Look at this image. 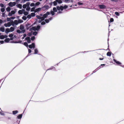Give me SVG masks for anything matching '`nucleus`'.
Segmentation results:
<instances>
[{"mask_svg": "<svg viewBox=\"0 0 124 124\" xmlns=\"http://www.w3.org/2000/svg\"><path fill=\"white\" fill-rule=\"evenodd\" d=\"M100 3L101 4H98L97 5L98 7L100 9H102L107 8L106 6L103 4V3L100 2Z\"/></svg>", "mask_w": 124, "mask_h": 124, "instance_id": "f257e3e1", "label": "nucleus"}, {"mask_svg": "<svg viewBox=\"0 0 124 124\" xmlns=\"http://www.w3.org/2000/svg\"><path fill=\"white\" fill-rule=\"evenodd\" d=\"M50 8L51 7H50L49 5H47L46 4L45 5L42 7V10L44 11L47 10Z\"/></svg>", "mask_w": 124, "mask_h": 124, "instance_id": "f03ea898", "label": "nucleus"}, {"mask_svg": "<svg viewBox=\"0 0 124 124\" xmlns=\"http://www.w3.org/2000/svg\"><path fill=\"white\" fill-rule=\"evenodd\" d=\"M16 5V3L15 2H10L8 4V5L10 7H13L15 6Z\"/></svg>", "mask_w": 124, "mask_h": 124, "instance_id": "7ed1b4c3", "label": "nucleus"}, {"mask_svg": "<svg viewBox=\"0 0 124 124\" xmlns=\"http://www.w3.org/2000/svg\"><path fill=\"white\" fill-rule=\"evenodd\" d=\"M29 48L30 49L33 48L34 49L35 48L36 45L35 43H32L31 44L29 45L28 46Z\"/></svg>", "mask_w": 124, "mask_h": 124, "instance_id": "20e7f679", "label": "nucleus"}, {"mask_svg": "<svg viewBox=\"0 0 124 124\" xmlns=\"http://www.w3.org/2000/svg\"><path fill=\"white\" fill-rule=\"evenodd\" d=\"M24 111H23L22 113L18 115V116H17L16 119H17L20 120L22 117L23 114L24 113Z\"/></svg>", "mask_w": 124, "mask_h": 124, "instance_id": "39448f33", "label": "nucleus"}, {"mask_svg": "<svg viewBox=\"0 0 124 124\" xmlns=\"http://www.w3.org/2000/svg\"><path fill=\"white\" fill-rule=\"evenodd\" d=\"M19 29L21 31H23V32H24V33L25 31V30L24 29V26L22 24L20 25Z\"/></svg>", "mask_w": 124, "mask_h": 124, "instance_id": "423d86ee", "label": "nucleus"}, {"mask_svg": "<svg viewBox=\"0 0 124 124\" xmlns=\"http://www.w3.org/2000/svg\"><path fill=\"white\" fill-rule=\"evenodd\" d=\"M30 2H28L26 3L25 4H24L23 6V8L24 9L26 8L28 6L30 5Z\"/></svg>", "mask_w": 124, "mask_h": 124, "instance_id": "0eeeda50", "label": "nucleus"}, {"mask_svg": "<svg viewBox=\"0 0 124 124\" xmlns=\"http://www.w3.org/2000/svg\"><path fill=\"white\" fill-rule=\"evenodd\" d=\"M113 61L114 62L117 64V65L120 66L122 64V63L120 62L117 61L116 59H113Z\"/></svg>", "mask_w": 124, "mask_h": 124, "instance_id": "6e6552de", "label": "nucleus"}, {"mask_svg": "<svg viewBox=\"0 0 124 124\" xmlns=\"http://www.w3.org/2000/svg\"><path fill=\"white\" fill-rule=\"evenodd\" d=\"M60 6H56V7L57 11H59L61 10L62 11H63L62 8V5H60Z\"/></svg>", "mask_w": 124, "mask_h": 124, "instance_id": "1a4fd4ad", "label": "nucleus"}, {"mask_svg": "<svg viewBox=\"0 0 124 124\" xmlns=\"http://www.w3.org/2000/svg\"><path fill=\"white\" fill-rule=\"evenodd\" d=\"M64 0V2L66 3H69L70 2L72 3L74 2L73 0Z\"/></svg>", "mask_w": 124, "mask_h": 124, "instance_id": "9d476101", "label": "nucleus"}, {"mask_svg": "<svg viewBox=\"0 0 124 124\" xmlns=\"http://www.w3.org/2000/svg\"><path fill=\"white\" fill-rule=\"evenodd\" d=\"M41 9H42V7H39L37 8H36L35 9V12H39Z\"/></svg>", "mask_w": 124, "mask_h": 124, "instance_id": "9b49d317", "label": "nucleus"}, {"mask_svg": "<svg viewBox=\"0 0 124 124\" xmlns=\"http://www.w3.org/2000/svg\"><path fill=\"white\" fill-rule=\"evenodd\" d=\"M4 26L6 27H9L11 26V24L9 22H8L7 23H5L4 24Z\"/></svg>", "mask_w": 124, "mask_h": 124, "instance_id": "f8f14e48", "label": "nucleus"}, {"mask_svg": "<svg viewBox=\"0 0 124 124\" xmlns=\"http://www.w3.org/2000/svg\"><path fill=\"white\" fill-rule=\"evenodd\" d=\"M0 30L1 31L4 32L5 31V28L3 26H1L0 27Z\"/></svg>", "mask_w": 124, "mask_h": 124, "instance_id": "ddd939ff", "label": "nucleus"}, {"mask_svg": "<svg viewBox=\"0 0 124 124\" xmlns=\"http://www.w3.org/2000/svg\"><path fill=\"white\" fill-rule=\"evenodd\" d=\"M37 31H39L40 29H41V26L40 24H38L37 25Z\"/></svg>", "mask_w": 124, "mask_h": 124, "instance_id": "4468645a", "label": "nucleus"}, {"mask_svg": "<svg viewBox=\"0 0 124 124\" xmlns=\"http://www.w3.org/2000/svg\"><path fill=\"white\" fill-rule=\"evenodd\" d=\"M62 10L63 11L64 9H65L68 8V5H64L63 6H62Z\"/></svg>", "mask_w": 124, "mask_h": 124, "instance_id": "2eb2a0df", "label": "nucleus"}, {"mask_svg": "<svg viewBox=\"0 0 124 124\" xmlns=\"http://www.w3.org/2000/svg\"><path fill=\"white\" fill-rule=\"evenodd\" d=\"M105 64H101L99 67L96 68V69H97V70H98L101 68L103 67L104 66H105Z\"/></svg>", "mask_w": 124, "mask_h": 124, "instance_id": "dca6fc26", "label": "nucleus"}, {"mask_svg": "<svg viewBox=\"0 0 124 124\" xmlns=\"http://www.w3.org/2000/svg\"><path fill=\"white\" fill-rule=\"evenodd\" d=\"M34 53L33 54H38V53H39L38 50L37 48L34 49Z\"/></svg>", "mask_w": 124, "mask_h": 124, "instance_id": "f3484780", "label": "nucleus"}, {"mask_svg": "<svg viewBox=\"0 0 124 124\" xmlns=\"http://www.w3.org/2000/svg\"><path fill=\"white\" fill-rule=\"evenodd\" d=\"M17 8H19L20 9H21L22 8V5L21 4H18L16 5Z\"/></svg>", "mask_w": 124, "mask_h": 124, "instance_id": "a211bd4d", "label": "nucleus"}, {"mask_svg": "<svg viewBox=\"0 0 124 124\" xmlns=\"http://www.w3.org/2000/svg\"><path fill=\"white\" fill-rule=\"evenodd\" d=\"M10 39L8 38H7L5 39L4 40V42H5L6 43H8L9 42V41L10 40Z\"/></svg>", "mask_w": 124, "mask_h": 124, "instance_id": "6ab92c4d", "label": "nucleus"}, {"mask_svg": "<svg viewBox=\"0 0 124 124\" xmlns=\"http://www.w3.org/2000/svg\"><path fill=\"white\" fill-rule=\"evenodd\" d=\"M5 32L7 34H8V33L11 32L9 28H6L5 31Z\"/></svg>", "mask_w": 124, "mask_h": 124, "instance_id": "aec40b11", "label": "nucleus"}, {"mask_svg": "<svg viewBox=\"0 0 124 124\" xmlns=\"http://www.w3.org/2000/svg\"><path fill=\"white\" fill-rule=\"evenodd\" d=\"M19 112L17 110H14L12 111V114L13 115H16Z\"/></svg>", "mask_w": 124, "mask_h": 124, "instance_id": "412c9836", "label": "nucleus"}, {"mask_svg": "<svg viewBox=\"0 0 124 124\" xmlns=\"http://www.w3.org/2000/svg\"><path fill=\"white\" fill-rule=\"evenodd\" d=\"M16 32L19 33V34L23 33H24V32H23V31H20V30L18 29L16 30Z\"/></svg>", "mask_w": 124, "mask_h": 124, "instance_id": "4be33fe9", "label": "nucleus"}, {"mask_svg": "<svg viewBox=\"0 0 124 124\" xmlns=\"http://www.w3.org/2000/svg\"><path fill=\"white\" fill-rule=\"evenodd\" d=\"M40 4V3L39 2H36L35 3V7H36V8H37V6H39Z\"/></svg>", "mask_w": 124, "mask_h": 124, "instance_id": "5701e85b", "label": "nucleus"}, {"mask_svg": "<svg viewBox=\"0 0 124 124\" xmlns=\"http://www.w3.org/2000/svg\"><path fill=\"white\" fill-rule=\"evenodd\" d=\"M17 9H15L14 10H11V12L12 14H13V15H14L17 12Z\"/></svg>", "mask_w": 124, "mask_h": 124, "instance_id": "b1692460", "label": "nucleus"}, {"mask_svg": "<svg viewBox=\"0 0 124 124\" xmlns=\"http://www.w3.org/2000/svg\"><path fill=\"white\" fill-rule=\"evenodd\" d=\"M111 54H112V53L111 52L108 51L107 53V55L108 56L110 57L111 55Z\"/></svg>", "mask_w": 124, "mask_h": 124, "instance_id": "393cba45", "label": "nucleus"}, {"mask_svg": "<svg viewBox=\"0 0 124 124\" xmlns=\"http://www.w3.org/2000/svg\"><path fill=\"white\" fill-rule=\"evenodd\" d=\"M14 33L13 32L12 33L9 34V35H8V37L12 39H13V36H14Z\"/></svg>", "mask_w": 124, "mask_h": 124, "instance_id": "a878e982", "label": "nucleus"}, {"mask_svg": "<svg viewBox=\"0 0 124 124\" xmlns=\"http://www.w3.org/2000/svg\"><path fill=\"white\" fill-rule=\"evenodd\" d=\"M38 33V31H33L32 32V34L34 36H36Z\"/></svg>", "mask_w": 124, "mask_h": 124, "instance_id": "bb28decb", "label": "nucleus"}, {"mask_svg": "<svg viewBox=\"0 0 124 124\" xmlns=\"http://www.w3.org/2000/svg\"><path fill=\"white\" fill-rule=\"evenodd\" d=\"M10 30L11 32H12L13 31L15 30V28L13 27H10L9 29Z\"/></svg>", "mask_w": 124, "mask_h": 124, "instance_id": "cd10ccee", "label": "nucleus"}, {"mask_svg": "<svg viewBox=\"0 0 124 124\" xmlns=\"http://www.w3.org/2000/svg\"><path fill=\"white\" fill-rule=\"evenodd\" d=\"M31 8V7L30 6V5H29L26 8V10L27 11L29 12Z\"/></svg>", "mask_w": 124, "mask_h": 124, "instance_id": "c85d7f7f", "label": "nucleus"}, {"mask_svg": "<svg viewBox=\"0 0 124 124\" xmlns=\"http://www.w3.org/2000/svg\"><path fill=\"white\" fill-rule=\"evenodd\" d=\"M50 13H51V15L52 16H54L55 14V12L53 11L52 9H51L50 10Z\"/></svg>", "mask_w": 124, "mask_h": 124, "instance_id": "c756f323", "label": "nucleus"}, {"mask_svg": "<svg viewBox=\"0 0 124 124\" xmlns=\"http://www.w3.org/2000/svg\"><path fill=\"white\" fill-rule=\"evenodd\" d=\"M77 4L79 6L83 5L84 4V3H82V1H80L78 2Z\"/></svg>", "mask_w": 124, "mask_h": 124, "instance_id": "7c9ffc66", "label": "nucleus"}, {"mask_svg": "<svg viewBox=\"0 0 124 124\" xmlns=\"http://www.w3.org/2000/svg\"><path fill=\"white\" fill-rule=\"evenodd\" d=\"M6 8V6H5L4 7V8H1L0 9V10L3 13V12L5 11Z\"/></svg>", "mask_w": 124, "mask_h": 124, "instance_id": "2f4dec72", "label": "nucleus"}, {"mask_svg": "<svg viewBox=\"0 0 124 124\" xmlns=\"http://www.w3.org/2000/svg\"><path fill=\"white\" fill-rule=\"evenodd\" d=\"M14 22L16 25H17L19 24L18 20H15Z\"/></svg>", "mask_w": 124, "mask_h": 124, "instance_id": "473e14b6", "label": "nucleus"}, {"mask_svg": "<svg viewBox=\"0 0 124 124\" xmlns=\"http://www.w3.org/2000/svg\"><path fill=\"white\" fill-rule=\"evenodd\" d=\"M11 9V8L10 7H8L6 8V10L7 12H10Z\"/></svg>", "mask_w": 124, "mask_h": 124, "instance_id": "72a5a7b5", "label": "nucleus"}, {"mask_svg": "<svg viewBox=\"0 0 124 124\" xmlns=\"http://www.w3.org/2000/svg\"><path fill=\"white\" fill-rule=\"evenodd\" d=\"M52 69H53L54 70H55V67H54V66H51V67L48 69L47 70H51Z\"/></svg>", "mask_w": 124, "mask_h": 124, "instance_id": "f704fd0d", "label": "nucleus"}, {"mask_svg": "<svg viewBox=\"0 0 124 124\" xmlns=\"http://www.w3.org/2000/svg\"><path fill=\"white\" fill-rule=\"evenodd\" d=\"M36 8V7H33L32 8H31V12H35V8Z\"/></svg>", "mask_w": 124, "mask_h": 124, "instance_id": "c9c22d12", "label": "nucleus"}, {"mask_svg": "<svg viewBox=\"0 0 124 124\" xmlns=\"http://www.w3.org/2000/svg\"><path fill=\"white\" fill-rule=\"evenodd\" d=\"M53 11H54L55 12H57V9L56 7V8L55 7H54L53 8Z\"/></svg>", "mask_w": 124, "mask_h": 124, "instance_id": "e433bc0d", "label": "nucleus"}, {"mask_svg": "<svg viewBox=\"0 0 124 124\" xmlns=\"http://www.w3.org/2000/svg\"><path fill=\"white\" fill-rule=\"evenodd\" d=\"M18 14L19 15H22L23 14V13L22 11V10H19L18 11Z\"/></svg>", "mask_w": 124, "mask_h": 124, "instance_id": "4c0bfd02", "label": "nucleus"}, {"mask_svg": "<svg viewBox=\"0 0 124 124\" xmlns=\"http://www.w3.org/2000/svg\"><path fill=\"white\" fill-rule=\"evenodd\" d=\"M114 19L113 18H110L109 21H108L109 23H111L114 21Z\"/></svg>", "mask_w": 124, "mask_h": 124, "instance_id": "58836bf2", "label": "nucleus"}, {"mask_svg": "<svg viewBox=\"0 0 124 124\" xmlns=\"http://www.w3.org/2000/svg\"><path fill=\"white\" fill-rule=\"evenodd\" d=\"M23 14L25 16H27L29 14V12L27 11H25Z\"/></svg>", "mask_w": 124, "mask_h": 124, "instance_id": "ea45409f", "label": "nucleus"}, {"mask_svg": "<svg viewBox=\"0 0 124 124\" xmlns=\"http://www.w3.org/2000/svg\"><path fill=\"white\" fill-rule=\"evenodd\" d=\"M32 30L34 31H37V27L36 26H34L33 27H32Z\"/></svg>", "mask_w": 124, "mask_h": 124, "instance_id": "a19ab883", "label": "nucleus"}, {"mask_svg": "<svg viewBox=\"0 0 124 124\" xmlns=\"http://www.w3.org/2000/svg\"><path fill=\"white\" fill-rule=\"evenodd\" d=\"M28 43H27V42H24L23 43V44L26 47H28Z\"/></svg>", "mask_w": 124, "mask_h": 124, "instance_id": "79ce46f5", "label": "nucleus"}, {"mask_svg": "<svg viewBox=\"0 0 124 124\" xmlns=\"http://www.w3.org/2000/svg\"><path fill=\"white\" fill-rule=\"evenodd\" d=\"M22 19L23 20L25 21L27 19V17L25 16H23L22 18Z\"/></svg>", "mask_w": 124, "mask_h": 124, "instance_id": "37998d69", "label": "nucleus"}, {"mask_svg": "<svg viewBox=\"0 0 124 124\" xmlns=\"http://www.w3.org/2000/svg\"><path fill=\"white\" fill-rule=\"evenodd\" d=\"M53 2V5L54 6H56L57 5V2L56 1H54Z\"/></svg>", "mask_w": 124, "mask_h": 124, "instance_id": "c03bdc74", "label": "nucleus"}, {"mask_svg": "<svg viewBox=\"0 0 124 124\" xmlns=\"http://www.w3.org/2000/svg\"><path fill=\"white\" fill-rule=\"evenodd\" d=\"M62 13V11L61 10L59 11L55 15H58V14H60Z\"/></svg>", "mask_w": 124, "mask_h": 124, "instance_id": "a18cd8bd", "label": "nucleus"}, {"mask_svg": "<svg viewBox=\"0 0 124 124\" xmlns=\"http://www.w3.org/2000/svg\"><path fill=\"white\" fill-rule=\"evenodd\" d=\"M35 12H32L31 13V17H34L35 16Z\"/></svg>", "mask_w": 124, "mask_h": 124, "instance_id": "49530a36", "label": "nucleus"}, {"mask_svg": "<svg viewBox=\"0 0 124 124\" xmlns=\"http://www.w3.org/2000/svg\"><path fill=\"white\" fill-rule=\"evenodd\" d=\"M121 12H115V14L117 16H118L120 15V13Z\"/></svg>", "mask_w": 124, "mask_h": 124, "instance_id": "de8ad7c7", "label": "nucleus"}, {"mask_svg": "<svg viewBox=\"0 0 124 124\" xmlns=\"http://www.w3.org/2000/svg\"><path fill=\"white\" fill-rule=\"evenodd\" d=\"M35 3H32L30 4V5L31 7H35Z\"/></svg>", "mask_w": 124, "mask_h": 124, "instance_id": "09e8293b", "label": "nucleus"}, {"mask_svg": "<svg viewBox=\"0 0 124 124\" xmlns=\"http://www.w3.org/2000/svg\"><path fill=\"white\" fill-rule=\"evenodd\" d=\"M18 22L19 23H23V21L21 19H19V20H18Z\"/></svg>", "mask_w": 124, "mask_h": 124, "instance_id": "8fccbe9b", "label": "nucleus"}, {"mask_svg": "<svg viewBox=\"0 0 124 124\" xmlns=\"http://www.w3.org/2000/svg\"><path fill=\"white\" fill-rule=\"evenodd\" d=\"M30 39L31 40L33 41L35 39V37L34 36H33L31 37Z\"/></svg>", "mask_w": 124, "mask_h": 124, "instance_id": "3c124183", "label": "nucleus"}, {"mask_svg": "<svg viewBox=\"0 0 124 124\" xmlns=\"http://www.w3.org/2000/svg\"><path fill=\"white\" fill-rule=\"evenodd\" d=\"M63 1L64 2V0H59V1L57 2V3L59 4H61L62 3Z\"/></svg>", "mask_w": 124, "mask_h": 124, "instance_id": "603ef678", "label": "nucleus"}, {"mask_svg": "<svg viewBox=\"0 0 124 124\" xmlns=\"http://www.w3.org/2000/svg\"><path fill=\"white\" fill-rule=\"evenodd\" d=\"M27 18L29 19H31V14H28V15L27 16Z\"/></svg>", "mask_w": 124, "mask_h": 124, "instance_id": "864d4df0", "label": "nucleus"}, {"mask_svg": "<svg viewBox=\"0 0 124 124\" xmlns=\"http://www.w3.org/2000/svg\"><path fill=\"white\" fill-rule=\"evenodd\" d=\"M45 21L46 23H48L50 22V20H49L48 19H45Z\"/></svg>", "mask_w": 124, "mask_h": 124, "instance_id": "5fc2aeb1", "label": "nucleus"}, {"mask_svg": "<svg viewBox=\"0 0 124 124\" xmlns=\"http://www.w3.org/2000/svg\"><path fill=\"white\" fill-rule=\"evenodd\" d=\"M30 39V37L27 36L25 38V40H27Z\"/></svg>", "mask_w": 124, "mask_h": 124, "instance_id": "6e6d98bb", "label": "nucleus"}, {"mask_svg": "<svg viewBox=\"0 0 124 124\" xmlns=\"http://www.w3.org/2000/svg\"><path fill=\"white\" fill-rule=\"evenodd\" d=\"M29 53H28V54L26 56V57L23 59V60H25L27 57H28L30 55L33 54H29Z\"/></svg>", "mask_w": 124, "mask_h": 124, "instance_id": "4d7b16f0", "label": "nucleus"}, {"mask_svg": "<svg viewBox=\"0 0 124 124\" xmlns=\"http://www.w3.org/2000/svg\"><path fill=\"white\" fill-rule=\"evenodd\" d=\"M46 23V22H45V21H42L41 23V25H45Z\"/></svg>", "mask_w": 124, "mask_h": 124, "instance_id": "13d9d810", "label": "nucleus"}, {"mask_svg": "<svg viewBox=\"0 0 124 124\" xmlns=\"http://www.w3.org/2000/svg\"><path fill=\"white\" fill-rule=\"evenodd\" d=\"M43 17L45 18H46L48 16L45 13V14H43Z\"/></svg>", "mask_w": 124, "mask_h": 124, "instance_id": "bf43d9fd", "label": "nucleus"}, {"mask_svg": "<svg viewBox=\"0 0 124 124\" xmlns=\"http://www.w3.org/2000/svg\"><path fill=\"white\" fill-rule=\"evenodd\" d=\"M0 6L1 8H4V7L6 6L4 5V4L2 3H0Z\"/></svg>", "mask_w": 124, "mask_h": 124, "instance_id": "052dcab7", "label": "nucleus"}, {"mask_svg": "<svg viewBox=\"0 0 124 124\" xmlns=\"http://www.w3.org/2000/svg\"><path fill=\"white\" fill-rule=\"evenodd\" d=\"M2 17H6V14H5V12L2 13Z\"/></svg>", "mask_w": 124, "mask_h": 124, "instance_id": "680f3d73", "label": "nucleus"}, {"mask_svg": "<svg viewBox=\"0 0 124 124\" xmlns=\"http://www.w3.org/2000/svg\"><path fill=\"white\" fill-rule=\"evenodd\" d=\"M36 17L37 18V19H41V16L39 15H37L36 16Z\"/></svg>", "mask_w": 124, "mask_h": 124, "instance_id": "e2e57ef3", "label": "nucleus"}, {"mask_svg": "<svg viewBox=\"0 0 124 124\" xmlns=\"http://www.w3.org/2000/svg\"><path fill=\"white\" fill-rule=\"evenodd\" d=\"M46 14L48 16V15H51V13H50V12H49V11H47L46 13Z\"/></svg>", "mask_w": 124, "mask_h": 124, "instance_id": "0e129e2a", "label": "nucleus"}, {"mask_svg": "<svg viewBox=\"0 0 124 124\" xmlns=\"http://www.w3.org/2000/svg\"><path fill=\"white\" fill-rule=\"evenodd\" d=\"M0 39H5V38H4V36H3V35L0 36Z\"/></svg>", "mask_w": 124, "mask_h": 124, "instance_id": "69168bd1", "label": "nucleus"}, {"mask_svg": "<svg viewBox=\"0 0 124 124\" xmlns=\"http://www.w3.org/2000/svg\"><path fill=\"white\" fill-rule=\"evenodd\" d=\"M13 15V14H12L11 12H9L8 14V16H11Z\"/></svg>", "mask_w": 124, "mask_h": 124, "instance_id": "338daca9", "label": "nucleus"}, {"mask_svg": "<svg viewBox=\"0 0 124 124\" xmlns=\"http://www.w3.org/2000/svg\"><path fill=\"white\" fill-rule=\"evenodd\" d=\"M11 20V18L7 17V21H10Z\"/></svg>", "mask_w": 124, "mask_h": 124, "instance_id": "774afa93", "label": "nucleus"}]
</instances>
